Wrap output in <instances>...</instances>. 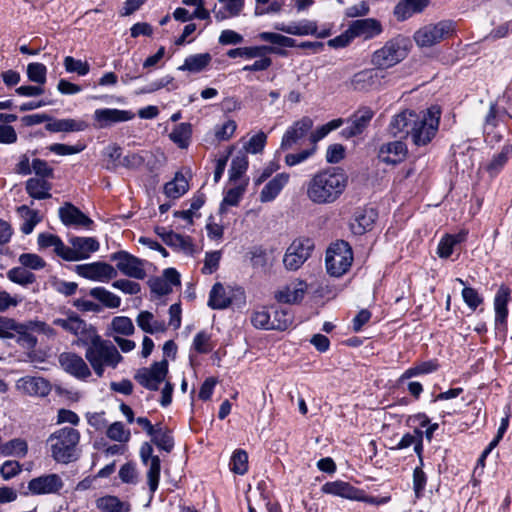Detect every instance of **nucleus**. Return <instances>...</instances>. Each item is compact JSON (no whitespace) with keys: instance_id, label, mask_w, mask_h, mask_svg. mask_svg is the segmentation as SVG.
<instances>
[{"instance_id":"nucleus-1","label":"nucleus","mask_w":512,"mask_h":512,"mask_svg":"<svg viewBox=\"0 0 512 512\" xmlns=\"http://www.w3.org/2000/svg\"><path fill=\"white\" fill-rule=\"evenodd\" d=\"M440 117L441 111L437 106L420 112L404 110L393 116L389 131L393 136H410L415 146H426L438 132Z\"/></svg>"},{"instance_id":"nucleus-2","label":"nucleus","mask_w":512,"mask_h":512,"mask_svg":"<svg viewBox=\"0 0 512 512\" xmlns=\"http://www.w3.org/2000/svg\"><path fill=\"white\" fill-rule=\"evenodd\" d=\"M348 181V175L340 167L319 170L305 183L306 197L316 205L333 204L344 194Z\"/></svg>"},{"instance_id":"nucleus-3","label":"nucleus","mask_w":512,"mask_h":512,"mask_svg":"<svg viewBox=\"0 0 512 512\" xmlns=\"http://www.w3.org/2000/svg\"><path fill=\"white\" fill-rule=\"evenodd\" d=\"M80 437V432L72 427H63L54 431L47 439L52 458L63 464L77 460Z\"/></svg>"},{"instance_id":"nucleus-4","label":"nucleus","mask_w":512,"mask_h":512,"mask_svg":"<svg viewBox=\"0 0 512 512\" xmlns=\"http://www.w3.org/2000/svg\"><path fill=\"white\" fill-rule=\"evenodd\" d=\"M85 358L98 377L104 375L106 368L115 369L123 359L113 343L104 339L86 348Z\"/></svg>"},{"instance_id":"nucleus-5","label":"nucleus","mask_w":512,"mask_h":512,"mask_svg":"<svg viewBox=\"0 0 512 512\" xmlns=\"http://www.w3.org/2000/svg\"><path fill=\"white\" fill-rule=\"evenodd\" d=\"M407 54V40L403 37H396L373 52L371 64L377 70H385L400 63L406 58Z\"/></svg>"},{"instance_id":"nucleus-6","label":"nucleus","mask_w":512,"mask_h":512,"mask_svg":"<svg viewBox=\"0 0 512 512\" xmlns=\"http://www.w3.org/2000/svg\"><path fill=\"white\" fill-rule=\"evenodd\" d=\"M326 269L334 277L344 275L352 265L353 251L348 242L338 240L331 244L326 252Z\"/></svg>"},{"instance_id":"nucleus-7","label":"nucleus","mask_w":512,"mask_h":512,"mask_svg":"<svg viewBox=\"0 0 512 512\" xmlns=\"http://www.w3.org/2000/svg\"><path fill=\"white\" fill-rule=\"evenodd\" d=\"M454 32V23L443 20L436 24H428L418 29L414 34V40L420 47H431Z\"/></svg>"},{"instance_id":"nucleus-8","label":"nucleus","mask_w":512,"mask_h":512,"mask_svg":"<svg viewBox=\"0 0 512 512\" xmlns=\"http://www.w3.org/2000/svg\"><path fill=\"white\" fill-rule=\"evenodd\" d=\"M322 492L350 500L365 501L373 505L383 504L388 501L387 497H367L362 490L341 480L325 483L322 486Z\"/></svg>"},{"instance_id":"nucleus-9","label":"nucleus","mask_w":512,"mask_h":512,"mask_svg":"<svg viewBox=\"0 0 512 512\" xmlns=\"http://www.w3.org/2000/svg\"><path fill=\"white\" fill-rule=\"evenodd\" d=\"M314 249V242L307 237H299L295 239L287 248L283 264L287 270H298L311 256Z\"/></svg>"},{"instance_id":"nucleus-10","label":"nucleus","mask_w":512,"mask_h":512,"mask_svg":"<svg viewBox=\"0 0 512 512\" xmlns=\"http://www.w3.org/2000/svg\"><path fill=\"white\" fill-rule=\"evenodd\" d=\"M110 260L116 263V271L124 276L143 280L146 277L145 260H142L127 251L120 250L110 255Z\"/></svg>"},{"instance_id":"nucleus-11","label":"nucleus","mask_w":512,"mask_h":512,"mask_svg":"<svg viewBox=\"0 0 512 512\" xmlns=\"http://www.w3.org/2000/svg\"><path fill=\"white\" fill-rule=\"evenodd\" d=\"M168 374V361L163 359L153 363L149 368L139 369L134 378L144 388L152 391L159 389Z\"/></svg>"},{"instance_id":"nucleus-12","label":"nucleus","mask_w":512,"mask_h":512,"mask_svg":"<svg viewBox=\"0 0 512 512\" xmlns=\"http://www.w3.org/2000/svg\"><path fill=\"white\" fill-rule=\"evenodd\" d=\"M75 271L83 278L98 282H108L117 276L116 269L105 262L77 265Z\"/></svg>"},{"instance_id":"nucleus-13","label":"nucleus","mask_w":512,"mask_h":512,"mask_svg":"<svg viewBox=\"0 0 512 512\" xmlns=\"http://www.w3.org/2000/svg\"><path fill=\"white\" fill-rule=\"evenodd\" d=\"M61 368L73 377L86 380L91 376V370L85 360L74 352H63L58 357Z\"/></svg>"},{"instance_id":"nucleus-14","label":"nucleus","mask_w":512,"mask_h":512,"mask_svg":"<svg viewBox=\"0 0 512 512\" xmlns=\"http://www.w3.org/2000/svg\"><path fill=\"white\" fill-rule=\"evenodd\" d=\"M313 127V120L310 117H302L300 120L294 122L285 131L281 144V150H290L307 135Z\"/></svg>"},{"instance_id":"nucleus-15","label":"nucleus","mask_w":512,"mask_h":512,"mask_svg":"<svg viewBox=\"0 0 512 512\" xmlns=\"http://www.w3.org/2000/svg\"><path fill=\"white\" fill-rule=\"evenodd\" d=\"M407 154V145L401 140H395L381 144L377 157L380 162L395 166L402 163L406 159Z\"/></svg>"},{"instance_id":"nucleus-16","label":"nucleus","mask_w":512,"mask_h":512,"mask_svg":"<svg viewBox=\"0 0 512 512\" xmlns=\"http://www.w3.org/2000/svg\"><path fill=\"white\" fill-rule=\"evenodd\" d=\"M511 300V289L506 285H501L493 301L494 312H495V329L496 330H507V318H508V303Z\"/></svg>"},{"instance_id":"nucleus-17","label":"nucleus","mask_w":512,"mask_h":512,"mask_svg":"<svg viewBox=\"0 0 512 512\" xmlns=\"http://www.w3.org/2000/svg\"><path fill=\"white\" fill-rule=\"evenodd\" d=\"M64 486L58 474H46L33 478L28 483L29 491L34 495L58 493Z\"/></svg>"},{"instance_id":"nucleus-18","label":"nucleus","mask_w":512,"mask_h":512,"mask_svg":"<svg viewBox=\"0 0 512 512\" xmlns=\"http://www.w3.org/2000/svg\"><path fill=\"white\" fill-rule=\"evenodd\" d=\"M93 117L97 123V127L106 128L115 123L131 120L134 118V114L128 110L99 108L94 111Z\"/></svg>"},{"instance_id":"nucleus-19","label":"nucleus","mask_w":512,"mask_h":512,"mask_svg":"<svg viewBox=\"0 0 512 512\" xmlns=\"http://www.w3.org/2000/svg\"><path fill=\"white\" fill-rule=\"evenodd\" d=\"M374 116L369 107L359 108L349 119V125L342 130L346 138L355 137L363 133Z\"/></svg>"},{"instance_id":"nucleus-20","label":"nucleus","mask_w":512,"mask_h":512,"mask_svg":"<svg viewBox=\"0 0 512 512\" xmlns=\"http://www.w3.org/2000/svg\"><path fill=\"white\" fill-rule=\"evenodd\" d=\"M382 27L379 21L373 18L358 19L353 21L347 30L351 37H364L366 39L379 35Z\"/></svg>"},{"instance_id":"nucleus-21","label":"nucleus","mask_w":512,"mask_h":512,"mask_svg":"<svg viewBox=\"0 0 512 512\" xmlns=\"http://www.w3.org/2000/svg\"><path fill=\"white\" fill-rule=\"evenodd\" d=\"M59 217L66 226L89 227L93 221L71 203L59 208Z\"/></svg>"},{"instance_id":"nucleus-22","label":"nucleus","mask_w":512,"mask_h":512,"mask_svg":"<svg viewBox=\"0 0 512 512\" xmlns=\"http://www.w3.org/2000/svg\"><path fill=\"white\" fill-rule=\"evenodd\" d=\"M383 75L380 74L379 70L365 69L356 73L351 79V85L354 90L367 91L374 89L380 85Z\"/></svg>"},{"instance_id":"nucleus-23","label":"nucleus","mask_w":512,"mask_h":512,"mask_svg":"<svg viewBox=\"0 0 512 512\" xmlns=\"http://www.w3.org/2000/svg\"><path fill=\"white\" fill-rule=\"evenodd\" d=\"M307 291V284L302 280H297L275 294V298L280 303L296 304L302 301Z\"/></svg>"},{"instance_id":"nucleus-24","label":"nucleus","mask_w":512,"mask_h":512,"mask_svg":"<svg viewBox=\"0 0 512 512\" xmlns=\"http://www.w3.org/2000/svg\"><path fill=\"white\" fill-rule=\"evenodd\" d=\"M377 216L378 214L373 208H364L356 211L353 221L350 223L351 231L355 235H362L371 230Z\"/></svg>"},{"instance_id":"nucleus-25","label":"nucleus","mask_w":512,"mask_h":512,"mask_svg":"<svg viewBox=\"0 0 512 512\" xmlns=\"http://www.w3.org/2000/svg\"><path fill=\"white\" fill-rule=\"evenodd\" d=\"M289 179V174L285 172L275 175L261 190L259 200L262 203L273 201L288 184Z\"/></svg>"},{"instance_id":"nucleus-26","label":"nucleus","mask_w":512,"mask_h":512,"mask_svg":"<svg viewBox=\"0 0 512 512\" xmlns=\"http://www.w3.org/2000/svg\"><path fill=\"white\" fill-rule=\"evenodd\" d=\"M89 124L83 119H53L45 125V129L52 133L57 132H81L88 129Z\"/></svg>"},{"instance_id":"nucleus-27","label":"nucleus","mask_w":512,"mask_h":512,"mask_svg":"<svg viewBox=\"0 0 512 512\" xmlns=\"http://www.w3.org/2000/svg\"><path fill=\"white\" fill-rule=\"evenodd\" d=\"M275 29L290 35L306 36L317 33V24L314 21L303 19L299 22H291L289 24H277Z\"/></svg>"},{"instance_id":"nucleus-28","label":"nucleus","mask_w":512,"mask_h":512,"mask_svg":"<svg viewBox=\"0 0 512 512\" xmlns=\"http://www.w3.org/2000/svg\"><path fill=\"white\" fill-rule=\"evenodd\" d=\"M414 446V451L419 457L420 464L423 465L422 452H423V431L419 428L414 429V434L406 433L391 450H403L410 446Z\"/></svg>"},{"instance_id":"nucleus-29","label":"nucleus","mask_w":512,"mask_h":512,"mask_svg":"<svg viewBox=\"0 0 512 512\" xmlns=\"http://www.w3.org/2000/svg\"><path fill=\"white\" fill-rule=\"evenodd\" d=\"M70 244L77 255V261L89 258L91 253L99 249V242L93 237H72Z\"/></svg>"},{"instance_id":"nucleus-30","label":"nucleus","mask_w":512,"mask_h":512,"mask_svg":"<svg viewBox=\"0 0 512 512\" xmlns=\"http://www.w3.org/2000/svg\"><path fill=\"white\" fill-rule=\"evenodd\" d=\"M52 185L46 179L32 177L26 181L25 190L33 199L43 200L52 197L50 190Z\"/></svg>"},{"instance_id":"nucleus-31","label":"nucleus","mask_w":512,"mask_h":512,"mask_svg":"<svg viewBox=\"0 0 512 512\" xmlns=\"http://www.w3.org/2000/svg\"><path fill=\"white\" fill-rule=\"evenodd\" d=\"M19 383L23 391L29 395L44 397L51 390L49 382L42 377H24Z\"/></svg>"},{"instance_id":"nucleus-32","label":"nucleus","mask_w":512,"mask_h":512,"mask_svg":"<svg viewBox=\"0 0 512 512\" xmlns=\"http://www.w3.org/2000/svg\"><path fill=\"white\" fill-rule=\"evenodd\" d=\"M271 313V330L284 331L293 324V314L288 308L269 307Z\"/></svg>"},{"instance_id":"nucleus-33","label":"nucleus","mask_w":512,"mask_h":512,"mask_svg":"<svg viewBox=\"0 0 512 512\" xmlns=\"http://www.w3.org/2000/svg\"><path fill=\"white\" fill-rule=\"evenodd\" d=\"M136 323L142 331L149 334L165 332L167 329L165 322L155 320L154 315L149 311H141L136 318Z\"/></svg>"},{"instance_id":"nucleus-34","label":"nucleus","mask_w":512,"mask_h":512,"mask_svg":"<svg viewBox=\"0 0 512 512\" xmlns=\"http://www.w3.org/2000/svg\"><path fill=\"white\" fill-rule=\"evenodd\" d=\"M211 60L212 57L209 53L190 55L186 57L184 63L178 67V70L199 73L210 64Z\"/></svg>"},{"instance_id":"nucleus-35","label":"nucleus","mask_w":512,"mask_h":512,"mask_svg":"<svg viewBox=\"0 0 512 512\" xmlns=\"http://www.w3.org/2000/svg\"><path fill=\"white\" fill-rule=\"evenodd\" d=\"M231 304V298L227 295L224 286L217 282L213 285L208 299V306L212 309H225Z\"/></svg>"},{"instance_id":"nucleus-36","label":"nucleus","mask_w":512,"mask_h":512,"mask_svg":"<svg viewBox=\"0 0 512 512\" xmlns=\"http://www.w3.org/2000/svg\"><path fill=\"white\" fill-rule=\"evenodd\" d=\"M189 189L188 180L182 173H176L173 180L164 186V192L169 198L177 199L185 194Z\"/></svg>"},{"instance_id":"nucleus-37","label":"nucleus","mask_w":512,"mask_h":512,"mask_svg":"<svg viewBox=\"0 0 512 512\" xmlns=\"http://www.w3.org/2000/svg\"><path fill=\"white\" fill-rule=\"evenodd\" d=\"M511 154L512 144H504L501 148V151L495 154L486 166V170L490 173V175H497L503 169Z\"/></svg>"},{"instance_id":"nucleus-38","label":"nucleus","mask_w":512,"mask_h":512,"mask_svg":"<svg viewBox=\"0 0 512 512\" xmlns=\"http://www.w3.org/2000/svg\"><path fill=\"white\" fill-rule=\"evenodd\" d=\"M28 452V444L22 438H14L4 444L0 443V453L3 456L24 458Z\"/></svg>"},{"instance_id":"nucleus-39","label":"nucleus","mask_w":512,"mask_h":512,"mask_svg":"<svg viewBox=\"0 0 512 512\" xmlns=\"http://www.w3.org/2000/svg\"><path fill=\"white\" fill-rule=\"evenodd\" d=\"M89 295L101 302L107 308H118L121 305V298L104 287H94Z\"/></svg>"},{"instance_id":"nucleus-40","label":"nucleus","mask_w":512,"mask_h":512,"mask_svg":"<svg viewBox=\"0 0 512 512\" xmlns=\"http://www.w3.org/2000/svg\"><path fill=\"white\" fill-rule=\"evenodd\" d=\"M7 278L20 286L26 287L36 282V275L25 267H13L7 272Z\"/></svg>"},{"instance_id":"nucleus-41","label":"nucleus","mask_w":512,"mask_h":512,"mask_svg":"<svg viewBox=\"0 0 512 512\" xmlns=\"http://www.w3.org/2000/svg\"><path fill=\"white\" fill-rule=\"evenodd\" d=\"M104 165L103 167L108 171H116L120 166L122 159V149L117 144L108 145L103 150Z\"/></svg>"},{"instance_id":"nucleus-42","label":"nucleus","mask_w":512,"mask_h":512,"mask_svg":"<svg viewBox=\"0 0 512 512\" xmlns=\"http://www.w3.org/2000/svg\"><path fill=\"white\" fill-rule=\"evenodd\" d=\"M438 367L439 365L436 360L421 362L405 370V372L400 376L399 382L402 383L404 380L415 376L433 373L437 371Z\"/></svg>"},{"instance_id":"nucleus-43","label":"nucleus","mask_w":512,"mask_h":512,"mask_svg":"<svg viewBox=\"0 0 512 512\" xmlns=\"http://www.w3.org/2000/svg\"><path fill=\"white\" fill-rule=\"evenodd\" d=\"M165 244L177 251H182L185 254H191L193 252L192 240L189 236H182L178 233L171 232L165 237Z\"/></svg>"},{"instance_id":"nucleus-44","label":"nucleus","mask_w":512,"mask_h":512,"mask_svg":"<svg viewBox=\"0 0 512 512\" xmlns=\"http://www.w3.org/2000/svg\"><path fill=\"white\" fill-rule=\"evenodd\" d=\"M17 211L24 219V222L21 225V232L26 235L32 233L35 226L41 221L38 211L30 209L26 205L18 207Z\"/></svg>"},{"instance_id":"nucleus-45","label":"nucleus","mask_w":512,"mask_h":512,"mask_svg":"<svg viewBox=\"0 0 512 512\" xmlns=\"http://www.w3.org/2000/svg\"><path fill=\"white\" fill-rule=\"evenodd\" d=\"M152 442L161 450L170 452L174 447L173 437L171 432L164 428L161 424H157L154 434H151Z\"/></svg>"},{"instance_id":"nucleus-46","label":"nucleus","mask_w":512,"mask_h":512,"mask_svg":"<svg viewBox=\"0 0 512 512\" xmlns=\"http://www.w3.org/2000/svg\"><path fill=\"white\" fill-rule=\"evenodd\" d=\"M218 1L221 3H225L223 10L220 9L218 11H215V18L218 21L225 20L229 17L238 16L244 7V0H218Z\"/></svg>"},{"instance_id":"nucleus-47","label":"nucleus","mask_w":512,"mask_h":512,"mask_svg":"<svg viewBox=\"0 0 512 512\" xmlns=\"http://www.w3.org/2000/svg\"><path fill=\"white\" fill-rule=\"evenodd\" d=\"M97 507L102 512H128L130 507L115 496H105L97 500Z\"/></svg>"},{"instance_id":"nucleus-48","label":"nucleus","mask_w":512,"mask_h":512,"mask_svg":"<svg viewBox=\"0 0 512 512\" xmlns=\"http://www.w3.org/2000/svg\"><path fill=\"white\" fill-rule=\"evenodd\" d=\"M149 155L150 152L148 151L129 152L122 156L120 167H124L129 170L140 169L145 164Z\"/></svg>"},{"instance_id":"nucleus-49","label":"nucleus","mask_w":512,"mask_h":512,"mask_svg":"<svg viewBox=\"0 0 512 512\" xmlns=\"http://www.w3.org/2000/svg\"><path fill=\"white\" fill-rule=\"evenodd\" d=\"M191 132L189 123H181L174 127L169 137L179 148H186L189 145Z\"/></svg>"},{"instance_id":"nucleus-50","label":"nucleus","mask_w":512,"mask_h":512,"mask_svg":"<svg viewBox=\"0 0 512 512\" xmlns=\"http://www.w3.org/2000/svg\"><path fill=\"white\" fill-rule=\"evenodd\" d=\"M76 337L78 338L77 344L85 348L91 347L103 340L96 328L88 323L85 324V327L81 329Z\"/></svg>"},{"instance_id":"nucleus-51","label":"nucleus","mask_w":512,"mask_h":512,"mask_svg":"<svg viewBox=\"0 0 512 512\" xmlns=\"http://www.w3.org/2000/svg\"><path fill=\"white\" fill-rule=\"evenodd\" d=\"M110 328L113 333L123 336H130L135 330L132 320L127 316L114 317L111 321Z\"/></svg>"},{"instance_id":"nucleus-52","label":"nucleus","mask_w":512,"mask_h":512,"mask_svg":"<svg viewBox=\"0 0 512 512\" xmlns=\"http://www.w3.org/2000/svg\"><path fill=\"white\" fill-rule=\"evenodd\" d=\"M106 435L109 439L120 443L128 442L131 437L130 431L125 429L124 424L119 421L107 426Z\"/></svg>"},{"instance_id":"nucleus-53","label":"nucleus","mask_w":512,"mask_h":512,"mask_svg":"<svg viewBox=\"0 0 512 512\" xmlns=\"http://www.w3.org/2000/svg\"><path fill=\"white\" fill-rule=\"evenodd\" d=\"M148 471H147V481L148 486L151 492H155L159 485L160 479V458L158 456H154L152 460L148 462Z\"/></svg>"},{"instance_id":"nucleus-54","label":"nucleus","mask_w":512,"mask_h":512,"mask_svg":"<svg viewBox=\"0 0 512 512\" xmlns=\"http://www.w3.org/2000/svg\"><path fill=\"white\" fill-rule=\"evenodd\" d=\"M248 168V158L245 154H240L235 156L232 159L231 166L229 169V179L230 181H237L240 179L243 174L247 171Z\"/></svg>"},{"instance_id":"nucleus-55","label":"nucleus","mask_w":512,"mask_h":512,"mask_svg":"<svg viewBox=\"0 0 512 512\" xmlns=\"http://www.w3.org/2000/svg\"><path fill=\"white\" fill-rule=\"evenodd\" d=\"M267 53H276L280 56H287V51L283 49H277L273 46H252V47H244V58L253 59L257 57H262Z\"/></svg>"},{"instance_id":"nucleus-56","label":"nucleus","mask_w":512,"mask_h":512,"mask_svg":"<svg viewBox=\"0 0 512 512\" xmlns=\"http://www.w3.org/2000/svg\"><path fill=\"white\" fill-rule=\"evenodd\" d=\"M230 469L239 475H243L248 471V454L246 451L238 449L232 454Z\"/></svg>"},{"instance_id":"nucleus-57","label":"nucleus","mask_w":512,"mask_h":512,"mask_svg":"<svg viewBox=\"0 0 512 512\" xmlns=\"http://www.w3.org/2000/svg\"><path fill=\"white\" fill-rule=\"evenodd\" d=\"M14 332L23 334L25 327L22 324L17 323L14 319L8 317H0V333L2 338H12Z\"/></svg>"},{"instance_id":"nucleus-58","label":"nucleus","mask_w":512,"mask_h":512,"mask_svg":"<svg viewBox=\"0 0 512 512\" xmlns=\"http://www.w3.org/2000/svg\"><path fill=\"white\" fill-rule=\"evenodd\" d=\"M47 68L44 64L33 62L27 66V77L30 81L44 85L47 79Z\"/></svg>"},{"instance_id":"nucleus-59","label":"nucleus","mask_w":512,"mask_h":512,"mask_svg":"<svg viewBox=\"0 0 512 512\" xmlns=\"http://www.w3.org/2000/svg\"><path fill=\"white\" fill-rule=\"evenodd\" d=\"M63 65L68 73H77L79 76H85L90 71V66L86 61L75 59L72 56H66Z\"/></svg>"},{"instance_id":"nucleus-60","label":"nucleus","mask_w":512,"mask_h":512,"mask_svg":"<svg viewBox=\"0 0 512 512\" xmlns=\"http://www.w3.org/2000/svg\"><path fill=\"white\" fill-rule=\"evenodd\" d=\"M18 262L28 270H41L46 266L45 260L35 253H22Z\"/></svg>"},{"instance_id":"nucleus-61","label":"nucleus","mask_w":512,"mask_h":512,"mask_svg":"<svg viewBox=\"0 0 512 512\" xmlns=\"http://www.w3.org/2000/svg\"><path fill=\"white\" fill-rule=\"evenodd\" d=\"M252 325L257 329L271 330V313L268 307H262L252 314Z\"/></svg>"},{"instance_id":"nucleus-62","label":"nucleus","mask_w":512,"mask_h":512,"mask_svg":"<svg viewBox=\"0 0 512 512\" xmlns=\"http://www.w3.org/2000/svg\"><path fill=\"white\" fill-rule=\"evenodd\" d=\"M244 192L245 186L242 185L229 189L225 193L221 202L220 212L223 213L226 206H237L242 199Z\"/></svg>"},{"instance_id":"nucleus-63","label":"nucleus","mask_w":512,"mask_h":512,"mask_svg":"<svg viewBox=\"0 0 512 512\" xmlns=\"http://www.w3.org/2000/svg\"><path fill=\"white\" fill-rule=\"evenodd\" d=\"M267 135L260 131L256 135H253L244 145L246 152L251 154H257L262 152L266 145Z\"/></svg>"},{"instance_id":"nucleus-64","label":"nucleus","mask_w":512,"mask_h":512,"mask_svg":"<svg viewBox=\"0 0 512 512\" xmlns=\"http://www.w3.org/2000/svg\"><path fill=\"white\" fill-rule=\"evenodd\" d=\"M193 348L200 354H207L212 349L211 336L205 331L198 332L193 339Z\"/></svg>"}]
</instances>
